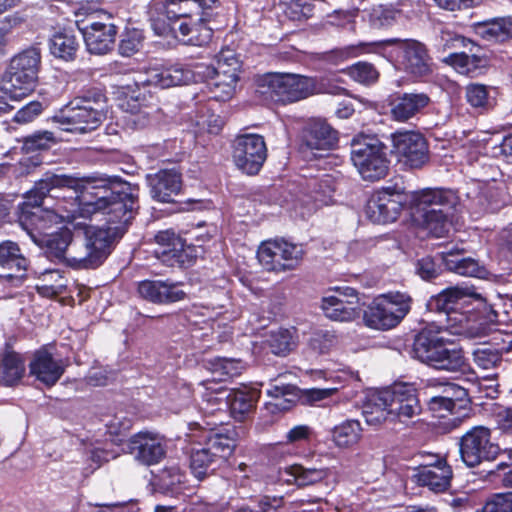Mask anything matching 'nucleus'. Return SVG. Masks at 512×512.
Segmentation results:
<instances>
[{"label": "nucleus", "mask_w": 512, "mask_h": 512, "mask_svg": "<svg viewBox=\"0 0 512 512\" xmlns=\"http://www.w3.org/2000/svg\"><path fill=\"white\" fill-rule=\"evenodd\" d=\"M346 74L355 82L364 86H371L378 82L380 72L374 64L366 61H358L346 70Z\"/></svg>", "instance_id": "obj_53"}, {"label": "nucleus", "mask_w": 512, "mask_h": 512, "mask_svg": "<svg viewBox=\"0 0 512 512\" xmlns=\"http://www.w3.org/2000/svg\"><path fill=\"white\" fill-rule=\"evenodd\" d=\"M395 317L393 312L387 310L379 296L368 305L363 313L365 325L377 330H388L397 326L399 323Z\"/></svg>", "instance_id": "obj_39"}, {"label": "nucleus", "mask_w": 512, "mask_h": 512, "mask_svg": "<svg viewBox=\"0 0 512 512\" xmlns=\"http://www.w3.org/2000/svg\"><path fill=\"white\" fill-rule=\"evenodd\" d=\"M496 348H478L473 352L475 364L484 370L497 367L502 362V355L512 350V334L497 333L494 337Z\"/></svg>", "instance_id": "obj_33"}, {"label": "nucleus", "mask_w": 512, "mask_h": 512, "mask_svg": "<svg viewBox=\"0 0 512 512\" xmlns=\"http://www.w3.org/2000/svg\"><path fill=\"white\" fill-rule=\"evenodd\" d=\"M67 287V280L59 270H45L36 284L38 293L45 297H53L63 293Z\"/></svg>", "instance_id": "obj_50"}, {"label": "nucleus", "mask_w": 512, "mask_h": 512, "mask_svg": "<svg viewBox=\"0 0 512 512\" xmlns=\"http://www.w3.org/2000/svg\"><path fill=\"white\" fill-rule=\"evenodd\" d=\"M200 386L204 389L201 406L204 414L213 415L216 411H223L227 407V395L222 386H217V383H213L209 379L203 380Z\"/></svg>", "instance_id": "obj_43"}, {"label": "nucleus", "mask_w": 512, "mask_h": 512, "mask_svg": "<svg viewBox=\"0 0 512 512\" xmlns=\"http://www.w3.org/2000/svg\"><path fill=\"white\" fill-rule=\"evenodd\" d=\"M447 329L450 333L469 339L487 336L492 331V324L482 317L452 311L447 315Z\"/></svg>", "instance_id": "obj_26"}, {"label": "nucleus", "mask_w": 512, "mask_h": 512, "mask_svg": "<svg viewBox=\"0 0 512 512\" xmlns=\"http://www.w3.org/2000/svg\"><path fill=\"white\" fill-rule=\"evenodd\" d=\"M482 512H512V493L496 495L486 503Z\"/></svg>", "instance_id": "obj_64"}, {"label": "nucleus", "mask_w": 512, "mask_h": 512, "mask_svg": "<svg viewBox=\"0 0 512 512\" xmlns=\"http://www.w3.org/2000/svg\"><path fill=\"white\" fill-rule=\"evenodd\" d=\"M108 22L93 21L80 28L87 51L95 55H105L113 50L118 26L107 17Z\"/></svg>", "instance_id": "obj_22"}, {"label": "nucleus", "mask_w": 512, "mask_h": 512, "mask_svg": "<svg viewBox=\"0 0 512 512\" xmlns=\"http://www.w3.org/2000/svg\"><path fill=\"white\" fill-rule=\"evenodd\" d=\"M339 132L324 118L308 119L299 134V148L303 154L322 157L338 147Z\"/></svg>", "instance_id": "obj_12"}, {"label": "nucleus", "mask_w": 512, "mask_h": 512, "mask_svg": "<svg viewBox=\"0 0 512 512\" xmlns=\"http://www.w3.org/2000/svg\"><path fill=\"white\" fill-rule=\"evenodd\" d=\"M334 340L335 337L332 333L328 331H317L310 338L309 346L313 351L323 354L328 352L333 346Z\"/></svg>", "instance_id": "obj_63"}, {"label": "nucleus", "mask_w": 512, "mask_h": 512, "mask_svg": "<svg viewBox=\"0 0 512 512\" xmlns=\"http://www.w3.org/2000/svg\"><path fill=\"white\" fill-rule=\"evenodd\" d=\"M217 67L212 65L197 64L195 68L198 74H203L206 78L213 79L215 76L220 77V73L224 76H238L240 62L235 50L225 47L222 48L215 56Z\"/></svg>", "instance_id": "obj_35"}, {"label": "nucleus", "mask_w": 512, "mask_h": 512, "mask_svg": "<svg viewBox=\"0 0 512 512\" xmlns=\"http://www.w3.org/2000/svg\"><path fill=\"white\" fill-rule=\"evenodd\" d=\"M185 297L186 292L182 289L181 283L174 282L168 279L164 280L160 304H170L182 301L185 299Z\"/></svg>", "instance_id": "obj_62"}, {"label": "nucleus", "mask_w": 512, "mask_h": 512, "mask_svg": "<svg viewBox=\"0 0 512 512\" xmlns=\"http://www.w3.org/2000/svg\"><path fill=\"white\" fill-rule=\"evenodd\" d=\"M257 400V392L247 387L233 389L227 395V406L232 416L241 421L252 411Z\"/></svg>", "instance_id": "obj_41"}, {"label": "nucleus", "mask_w": 512, "mask_h": 512, "mask_svg": "<svg viewBox=\"0 0 512 512\" xmlns=\"http://www.w3.org/2000/svg\"><path fill=\"white\" fill-rule=\"evenodd\" d=\"M461 206L456 190L445 187L423 188L411 196L412 224H457Z\"/></svg>", "instance_id": "obj_6"}, {"label": "nucleus", "mask_w": 512, "mask_h": 512, "mask_svg": "<svg viewBox=\"0 0 512 512\" xmlns=\"http://www.w3.org/2000/svg\"><path fill=\"white\" fill-rule=\"evenodd\" d=\"M362 427L358 420H346L334 427L333 442L341 448L355 445L361 438Z\"/></svg>", "instance_id": "obj_49"}, {"label": "nucleus", "mask_w": 512, "mask_h": 512, "mask_svg": "<svg viewBox=\"0 0 512 512\" xmlns=\"http://www.w3.org/2000/svg\"><path fill=\"white\" fill-rule=\"evenodd\" d=\"M381 302L388 311L396 315V320L400 323L409 313L412 304V298L403 292H388L379 296Z\"/></svg>", "instance_id": "obj_52"}, {"label": "nucleus", "mask_w": 512, "mask_h": 512, "mask_svg": "<svg viewBox=\"0 0 512 512\" xmlns=\"http://www.w3.org/2000/svg\"><path fill=\"white\" fill-rule=\"evenodd\" d=\"M467 37L451 30L447 27L442 28L435 38V49L437 53L445 54L448 48H452L457 42L465 41Z\"/></svg>", "instance_id": "obj_60"}, {"label": "nucleus", "mask_w": 512, "mask_h": 512, "mask_svg": "<svg viewBox=\"0 0 512 512\" xmlns=\"http://www.w3.org/2000/svg\"><path fill=\"white\" fill-rule=\"evenodd\" d=\"M25 370L21 356L15 352H8L0 362V382L6 386H13L22 379Z\"/></svg>", "instance_id": "obj_46"}, {"label": "nucleus", "mask_w": 512, "mask_h": 512, "mask_svg": "<svg viewBox=\"0 0 512 512\" xmlns=\"http://www.w3.org/2000/svg\"><path fill=\"white\" fill-rule=\"evenodd\" d=\"M478 29L483 39L504 43L512 39V17H498L484 21L479 24Z\"/></svg>", "instance_id": "obj_40"}, {"label": "nucleus", "mask_w": 512, "mask_h": 512, "mask_svg": "<svg viewBox=\"0 0 512 512\" xmlns=\"http://www.w3.org/2000/svg\"><path fill=\"white\" fill-rule=\"evenodd\" d=\"M257 257L267 271L286 272L300 265L304 249L302 245L284 239L267 240L259 246Z\"/></svg>", "instance_id": "obj_11"}, {"label": "nucleus", "mask_w": 512, "mask_h": 512, "mask_svg": "<svg viewBox=\"0 0 512 512\" xmlns=\"http://www.w3.org/2000/svg\"><path fill=\"white\" fill-rule=\"evenodd\" d=\"M0 266L3 269L15 271V274H7L4 278L8 281L13 280L16 284L23 281L25 272L28 268V260L23 256L19 246L12 241H3L0 243Z\"/></svg>", "instance_id": "obj_31"}, {"label": "nucleus", "mask_w": 512, "mask_h": 512, "mask_svg": "<svg viewBox=\"0 0 512 512\" xmlns=\"http://www.w3.org/2000/svg\"><path fill=\"white\" fill-rule=\"evenodd\" d=\"M145 40L144 30L136 27H125L118 44V52L125 57H131L143 46Z\"/></svg>", "instance_id": "obj_51"}, {"label": "nucleus", "mask_w": 512, "mask_h": 512, "mask_svg": "<svg viewBox=\"0 0 512 512\" xmlns=\"http://www.w3.org/2000/svg\"><path fill=\"white\" fill-rule=\"evenodd\" d=\"M256 93L265 102L288 105L320 92L316 77L267 72L256 78Z\"/></svg>", "instance_id": "obj_7"}, {"label": "nucleus", "mask_w": 512, "mask_h": 512, "mask_svg": "<svg viewBox=\"0 0 512 512\" xmlns=\"http://www.w3.org/2000/svg\"><path fill=\"white\" fill-rule=\"evenodd\" d=\"M58 143L55 134L51 131H36L28 136L23 138L22 150L25 153H34L38 154L35 156H30L23 158L21 164L26 168V171L29 173L30 168H35L42 164V159L40 158L41 152H46L50 150L53 146Z\"/></svg>", "instance_id": "obj_30"}, {"label": "nucleus", "mask_w": 512, "mask_h": 512, "mask_svg": "<svg viewBox=\"0 0 512 512\" xmlns=\"http://www.w3.org/2000/svg\"><path fill=\"white\" fill-rule=\"evenodd\" d=\"M215 461L216 458L207 447L196 449L190 456L191 471L197 479L202 480Z\"/></svg>", "instance_id": "obj_56"}, {"label": "nucleus", "mask_w": 512, "mask_h": 512, "mask_svg": "<svg viewBox=\"0 0 512 512\" xmlns=\"http://www.w3.org/2000/svg\"><path fill=\"white\" fill-rule=\"evenodd\" d=\"M149 77L153 86L164 89L188 84L193 80L194 72L181 64H175L154 70Z\"/></svg>", "instance_id": "obj_38"}, {"label": "nucleus", "mask_w": 512, "mask_h": 512, "mask_svg": "<svg viewBox=\"0 0 512 512\" xmlns=\"http://www.w3.org/2000/svg\"><path fill=\"white\" fill-rule=\"evenodd\" d=\"M156 242L162 246L160 253L163 261L169 265L190 266L194 263L199 253V248L194 245H187L185 240L176 235L172 229L160 231L155 236Z\"/></svg>", "instance_id": "obj_19"}, {"label": "nucleus", "mask_w": 512, "mask_h": 512, "mask_svg": "<svg viewBox=\"0 0 512 512\" xmlns=\"http://www.w3.org/2000/svg\"><path fill=\"white\" fill-rule=\"evenodd\" d=\"M219 0H151L147 17L154 33L162 37H187L202 46L210 41L213 30L208 27Z\"/></svg>", "instance_id": "obj_2"}, {"label": "nucleus", "mask_w": 512, "mask_h": 512, "mask_svg": "<svg viewBox=\"0 0 512 512\" xmlns=\"http://www.w3.org/2000/svg\"><path fill=\"white\" fill-rule=\"evenodd\" d=\"M467 103L480 111H487L493 107L489 87L484 84L470 83L465 88Z\"/></svg>", "instance_id": "obj_54"}, {"label": "nucleus", "mask_w": 512, "mask_h": 512, "mask_svg": "<svg viewBox=\"0 0 512 512\" xmlns=\"http://www.w3.org/2000/svg\"><path fill=\"white\" fill-rule=\"evenodd\" d=\"M279 475L280 479L287 484L305 487L326 479L329 476V470L323 467H305L301 464H294L280 471Z\"/></svg>", "instance_id": "obj_34"}, {"label": "nucleus", "mask_w": 512, "mask_h": 512, "mask_svg": "<svg viewBox=\"0 0 512 512\" xmlns=\"http://www.w3.org/2000/svg\"><path fill=\"white\" fill-rule=\"evenodd\" d=\"M164 280H144L138 285V293L145 300L160 304Z\"/></svg>", "instance_id": "obj_61"}, {"label": "nucleus", "mask_w": 512, "mask_h": 512, "mask_svg": "<svg viewBox=\"0 0 512 512\" xmlns=\"http://www.w3.org/2000/svg\"><path fill=\"white\" fill-rule=\"evenodd\" d=\"M41 50L29 47L14 55L3 74L0 104L7 100H21L34 92L41 67Z\"/></svg>", "instance_id": "obj_8"}, {"label": "nucleus", "mask_w": 512, "mask_h": 512, "mask_svg": "<svg viewBox=\"0 0 512 512\" xmlns=\"http://www.w3.org/2000/svg\"><path fill=\"white\" fill-rule=\"evenodd\" d=\"M430 103L426 93H403L397 95L391 103V117L397 122H407L415 117Z\"/></svg>", "instance_id": "obj_29"}, {"label": "nucleus", "mask_w": 512, "mask_h": 512, "mask_svg": "<svg viewBox=\"0 0 512 512\" xmlns=\"http://www.w3.org/2000/svg\"><path fill=\"white\" fill-rule=\"evenodd\" d=\"M227 78V81L221 82L219 77H214L213 79H210L209 85H210V91L212 93L211 98L225 102L230 100L234 93L236 84L239 80V77L236 76H225Z\"/></svg>", "instance_id": "obj_57"}, {"label": "nucleus", "mask_w": 512, "mask_h": 512, "mask_svg": "<svg viewBox=\"0 0 512 512\" xmlns=\"http://www.w3.org/2000/svg\"><path fill=\"white\" fill-rule=\"evenodd\" d=\"M75 242L67 265L77 270L96 269L126 233V226H76Z\"/></svg>", "instance_id": "obj_3"}, {"label": "nucleus", "mask_w": 512, "mask_h": 512, "mask_svg": "<svg viewBox=\"0 0 512 512\" xmlns=\"http://www.w3.org/2000/svg\"><path fill=\"white\" fill-rule=\"evenodd\" d=\"M386 392L393 421L405 423L420 414L421 406L413 387L399 384Z\"/></svg>", "instance_id": "obj_23"}, {"label": "nucleus", "mask_w": 512, "mask_h": 512, "mask_svg": "<svg viewBox=\"0 0 512 512\" xmlns=\"http://www.w3.org/2000/svg\"><path fill=\"white\" fill-rule=\"evenodd\" d=\"M355 54H380L388 56L399 69L413 77H424L432 72L431 58L426 46L414 39L387 38L360 41Z\"/></svg>", "instance_id": "obj_5"}, {"label": "nucleus", "mask_w": 512, "mask_h": 512, "mask_svg": "<svg viewBox=\"0 0 512 512\" xmlns=\"http://www.w3.org/2000/svg\"><path fill=\"white\" fill-rule=\"evenodd\" d=\"M30 239L50 258L58 260L69 257L67 248L75 235L67 226H22Z\"/></svg>", "instance_id": "obj_15"}, {"label": "nucleus", "mask_w": 512, "mask_h": 512, "mask_svg": "<svg viewBox=\"0 0 512 512\" xmlns=\"http://www.w3.org/2000/svg\"><path fill=\"white\" fill-rule=\"evenodd\" d=\"M400 193L396 186L382 187L375 191L365 206V214L372 224H392L402 210L403 203L395 198Z\"/></svg>", "instance_id": "obj_17"}, {"label": "nucleus", "mask_w": 512, "mask_h": 512, "mask_svg": "<svg viewBox=\"0 0 512 512\" xmlns=\"http://www.w3.org/2000/svg\"><path fill=\"white\" fill-rule=\"evenodd\" d=\"M460 456L468 467L493 461L499 454L498 444L491 440V430L485 426H474L459 441Z\"/></svg>", "instance_id": "obj_14"}, {"label": "nucleus", "mask_w": 512, "mask_h": 512, "mask_svg": "<svg viewBox=\"0 0 512 512\" xmlns=\"http://www.w3.org/2000/svg\"><path fill=\"white\" fill-rule=\"evenodd\" d=\"M66 366L62 358L55 357L45 348L36 351L29 364L31 374L47 386L54 385L61 378Z\"/></svg>", "instance_id": "obj_24"}, {"label": "nucleus", "mask_w": 512, "mask_h": 512, "mask_svg": "<svg viewBox=\"0 0 512 512\" xmlns=\"http://www.w3.org/2000/svg\"><path fill=\"white\" fill-rule=\"evenodd\" d=\"M268 344L273 354L285 356L295 347V340L290 330L278 329L270 332Z\"/></svg>", "instance_id": "obj_55"}, {"label": "nucleus", "mask_w": 512, "mask_h": 512, "mask_svg": "<svg viewBox=\"0 0 512 512\" xmlns=\"http://www.w3.org/2000/svg\"><path fill=\"white\" fill-rule=\"evenodd\" d=\"M63 126V130L70 133L86 134L98 129L106 118L102 108L85 106L71 102L61 113L55 117Z\"/></svg>", "instance_id": "obj_16"}, {"label": "nucleus", "mask_w": 512, "mask_h": 512, "mask_svg": "<svg viewBox=\"0 0 512 512\" xmlns=\"http://www.w3.org/2000/svg\"><path fill=\"white\" fill-rule=\"evenodd\" d=\"M429 386H441L443 388L441 396L444 398V404L452 405L454 408L457 401H464L468 396L467 390L455 383H441L436 380H432L429 382Z\"/></svg>", "instance_id": "obj_59"}, {"label": "nucleus", "mask_w": 512, "mask_h": 512, "mask_svg": "<svg viewBox=\"0 0 512 512\" xmlns=\"http://www.w3.org/2000/svg\"><path fill=\"white\" fill-rule=\"evenodd\" d=\"M363 413L368 425L377 426L387 420L393 421L389 411L386 390L372 395Z\"/></svg>", "instance_id": "obj_44"}, {"label": "nucleus", "mask_w": 512, "mask_h": 512, "mask_svg": "<svg viewBox=\"0 0 512 512\" xmlns=\"http://www.w3.org/2000/svg\"><path fill=\"white\" fill-rule=\"evenodd\" d=\"M243 368L239 360L228 358H214L207 363V369L212 374V379L209 380L213 383L226 381L238 376Z\"/></svg>", "instance_id": "obj_48"}, {"label": "nucleus", "mask_w": 512, "mask_h": 512, "mask_svg": "<svg viewBox=\"0 0 512 512\" xmlns=\"http://www.w3.org/2000/svg\"><path fill=\"white\" fill-rule=\"evenodd\" d=\"M78 177L57 174L47 171L42 178L35 181L34 186L23 195L22 203H27L31 208L43 210L44 199L53 189H72L77 194Z\"/></svg>", "instance_id": "obj_20"}, {"label": "nucleus", "mask_w": 512, "mask_h": 512, "mask_svg": "<svg viewBox=\"0 0 512 512\" xmlns=\"http://www.w3.org/2000/svg\"><path fill=\"white\" fill-rule=\"evenodd\" d=\"M350 158L364 181L384 179L390 170L388 147L375 135L359 133L350 143Z\"/></svg>", "instance_id": "obj_9"}, {"label": "nucleus", "mask_w": 512, "mask_h": 512, "mask_svg": "<svg viewBox=\"0 0 512 512\" xmlns=\"http://www.w3.org/2000/svg\"><path fill=\"white\" fill-rule=\"evenodd\" d=\"M129 452L143 465L159 463L166 454L164 438L154 432L141 431L133 435L128 444Z\"/></svg>", "instance_id": "obj_21"}, {"label": "nucleus", "mask_w": 512, "mask_h": 512, "mask_svg": "<svg viewBox=\"0 0 512 512\" xmlns=\"http://www.w3.org/2000/svg\"><path fill=\"white\" fill-rule=\"evenodd\" d=\"M206 447L217 458H227L236 447V431L234 428H224L223 431L212 433L206 442Z\"/></svg>", "instance_id": "obj_45"}, {"label": "nucleus", "mask_w": 512, "mask_h": 512, "mask_svg": "<svg viewBox=\"0 0 512 512\" xmlns=\"http://www.w3.org/2000/svg\"><path fill=\"white\" fill-rule=\"evenodd\" d=\"M321 309L332 321L352 322L360 317L361 308L353 288L336 289L335 294L322 298Z\"/></svg>", "instance_id": "obj_18"}, {"label": "nucleus", "mask_w": 512, "mask_h": 512, "mask_svg": "<svg viewBox=\"0 0 512 512\" xmlns=\"http://www.w3.org/2000/svg\"><path fill=\"white\" fill-rule=\"evenodd\" d=\"M391 142V154L406 169H421L429 162V144L422 133L397 130L391 134Z\"/></svg>", "instance_id": "obj_10"}, {"label": "nucleus", "mask_w": 512, "mask_h": 512, "mask_svg": "<svg viewBox=\"0 0 512 512\" xmlns=\"http://www.w3.org/2000/svg\"><path fill=\"white\" fill-rule=\"evenodd\" d=\"M474 299L480 302L484 301L481 294L477 293L473 288L455 286L449 287L432 297L428 303L431 310L444 312L449 315L452 311H456L458 305H464Z\"/></svg>", "instance_id": "obj_27"}, {"label": "nucleus", "mask_w": 512, "mask_h": 512, "mask_svg": "<svg viewBox=\"0 0 512 512\" xmlns=\"http://www.w3.org/2000/svg\"><path fill=\"white\" fill-rule=\"evenodd\" d=\"M462 249L455 248L441 253V258L446 268L461 276L482 278L486 275L485 268L479 261L472 257L460 258Z\"/></svg>", "instance_id": "obj_36"}, {"label": "nucleus", "mask_w": 512, "mask_h": 512, "mask_svg": "<svg viewBox=\"0 0 512 512\" xmlns=\"http://www.w3.org/2000/svg\"><path fill=\"white\" fill-rule=\"evenodd\" d=\"M301 192L314 202L327 203L334 193V181L330 175L301 174L295 181Z\"/></svg>", "instance_id": "obj_32"}, {"label": "nucleus", "mask_w": 512, "mask_h": 512, "mask_svg": "<svg viewBox=\"0 0 512 512\" xmlns=\"http://www.w3.org/2000/svg\"><path fill=\"white\" fill-rule=\"evenodd\" d=\"M146 180L152 198L160 202H173V196L181 191V174L173 169H161L154 174H147Z\"/></svg>", "instance_id": "obj_25"}, {"label": "nucleus", "mask_w": 512, "mask_h": 512, "mask_svg": "<svg viewBox=\"0 0 512 512\" xmlns=\"http://www.w3.org/2000/svg\"><path fill=\"white\" fill-rule=\"evenodd\" d=\"M268 156L265 139L256 133L238 135L232 145V158L244 174L255 176L261 171Z\"/></svg>", "instance_id": "obj_13"}, {"label": "nucleus", "mask_w": 512, "mask_h": 512, "mask_svg": "<svg viewBox=\"0 0 512 512\" xmlns=\"http://www.w3.org/2000/svg\"><path fill=\"white\" fill-rule=\"evenodd\" d=\"M78 103L85 106L102 108L107 112L108 97L106 88L98 82H91L82 86L78 91L71 104Z\"/></svg>", "instance_id": "obj_42"}, {"label": "nucleus", "mask_w": 512, "mask_h": 512, "mask_svg": "<svg viewBox=\"0 0 512 512\" xmlns=\"http://www.w3.org/2000/svg\"><path fill=\"white\" fill-rule=\"evenodd\" d=\"M153 86L150 77L146 79L134 80L132 83L121 86L122 95L134 102L133 110H140L149 105V100L153 97L150 87Z\"/></svg>", "instance_id": "obj_47"}, {"label": "nucleus", "mask_w": 512, "mask_h": 512, "mask_svg": "<svg viewBox=\"0 0 512 512\" xmlns=\"http://www.w3.org/2000/svg\"><path fill=\"white\" fill-rule=\"evenodd\" d=\"M413 357L427 366L440 371L463 372L468 367L463 348L444 336V330L422 329L412 348Z\"/></svg>", "instance_id": "obj_4"}, {"label": "nucleus", "mask_w": 512, "mask_h": 512, "mask_svg": "<svg viewBox=\"0 0 512 512\" xmlns=\"http://www.w3.org/2000/svg\"><path fill=\"white\" fill-rule=\"evenodd\" d=\"M139 192L137 183H130L120 176L93 174L78 177L77 203L73 209L59 208L61 221L73 224L78 218L91 220L95 214L105 216V224H131L139 213Z\"/></svg>", "instance_id": "obj_1"}, {"label": "nucleus", "mask_w": 512, "mask_h": 512, "mask_svg": "<svg viewBox=\"0 0 512 512\" xmlns=\"http://www.w3.org/2000/svg\"><path fill=\"white\" fill-rule=\"evenodd\" d=\"M413 478L420 486L428 487L434 492H442L450 485L452 470L446 461L437 460L434 464L420 466L415 470Z\"/></svg>", "instance_id": "obj_28"}, {"label": "nucleus", "mask_w": 512, "mask_h": 512, "mask_svg": "<svg viewBox=\"0 0 512 512\" xmlns=\"http://www.w3.org/2000/svg\"><path fill=\"white\" fill-rule=\"evenodd\" d=\"M295 386L290 384H271L267 390V394L274 398V401H270L266 404V408L271 412L285 410L288 408L286 405L287 400L283 399L286 395L294 394Z\"/></svg>", "instance_id": "obj_58"}, {"label": "nucleus", "mask_w": 512, "mask_h": 512, "mask_svg": "<svg viewBox=\"0 0 512 512\" xmlns=\"http://www.w3.org/2000/svg\"><path fill=\"white\" fill-rule=\"evenodd\" d=\"M79 41L72 29L62 28L49 39L51 54L63 61H74L79 51Z\"/></svg>", "instance_id": "obj_37"}]
</instances>
